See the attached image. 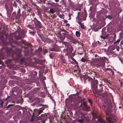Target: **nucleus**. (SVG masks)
Here are the masks:
<instances>
[{
	"mask_svg": "<svg viewBox=\"0 0 123 123\" xmlns=\"http://www.w3.org/2000/svg\"><path fill=\"white\" fill-rule=\"evenodd\" d=\"M49 123H53V119H49Z\"/></svg>",
	"mask_w": 123,
	"mask_h": 123,
	"instance_id": "a18cd8bd",
	"label": "nucleus"
},
{
	"mask_svg": "<svg viewBox=\"0 0 123 123\" xmlns=\"http://www.w3.org/2000/svg\"><path fill=\"white\" fill-rule=\"evenodd\" d=\"M62 34L64 36V38L68 34V32L66 31H64V32L62 33Z\"/></svg>",
	"mask_w": 123,
	"mask_h": 123,
	"instance_id": "b1692460",
	"label": "nucleus"
},
{
	"mask_svg": "<svg viewBox=\"0 0 123 123\" xmlns=\"http://www.w3.org/2000/svg\"><path fill=\"white\" fill-rule=\"evenodd\" d=\"M37 12L38 13H41V12L40 11H38Z\"/></svg>",
	"mask_w": 123,
	"mask_h": 123,
	"instance_id": "052dcab7",
	"label": "nucleus"
},
{
	"mask_svg": "<svg viewBox=\"0 0 123 123\" xmlns=\"http://www.w3.org/2000/svg\"><path fill=\"white\" fill-rule=\"evenodd\" d=\"M24 19H25L26 17V15L25 14H23L22 15Z\"/></svg>",
	"mask_w": 123,
	"mask_h": 123,
	"instance_id": "f704fd0d",
	"label": "nucleus"
},
{
	"mask_svg": "<svg viewBox=\"0 0 123 123\" xmlns=\"http://www.w3.org/2000/svg\"><path fill=\"white\" fill-rule=\"evenodd\" d=\"M56 11L57 10L56 8H50L49 12L51 14H53L56 12Z\"/></svg>",
	"mask_w": 123,
	"mask_h": 123,
	"instance_id": "9b49d317",
	"label": "nucleus"
},
{
	"mask_svg": "<svg viewBox=\"0 0 123 123\" xmlns=\"http://www.w3.org/2000/svg\"><path fill=\"white\" fill-rule=\"evenodd\" d=\"M55 0L56 2H58L59 1L58 0Z\"/></svg>",
	"mask_w": 123,
	"mask_h": 123,
	"instance_id": "69168bd1",
	"label": "nucleus"
},
{
	"mask_svg": "<svg viewBox=\"0 0 123 123\" xmlns=\"http://www.w3.org/2000/svg\"><path fill=\"white\" fill-rule=\"evenodd\" d=\"M59 17L61 18H62L63 16L64 15L63 14H58V15Z\"/></svg>",
	"mask_w": 123,
	"mask_h": 123,
	"instance_id": "72a5a7b5",
	"label": "nucleus"
},
{
	"mask_svg": "<svg viewBox=\"0 0 123 123\" xmlns=\"http://www.w3.org/2000/svg\"><path fill=\"white\" fill-rule=\"evenodd\" d=\"M14 91L17 92L18 93L21 94L22 93V90L21 89L18 88V87H16L14 88Z\"/></svg>",
	"mask_w": 123,
	"mask_h": 123,
	"instance_id": "1a4fd4ad",
	"label": "nucleus"
},
{
	"mask_svg": "<svg viewBox=\"0 0 123 123\" xmlns=\"http://www.w3.org/2000/svg\"><path fill=\"white\" fill-rule=\"evenodd\" d=\"M119 59L121 62L122 63H123V58H120Z\"/></svg>",
	"mask_w": 123,
	"mask_h": 123,
	"instance_id": "37998d69",
	"label": "nucleus"
},
{
	"mask_svg": "<svg viewBox=\"0 0 123 123\" xmlns=\"http://www.w3.org/2000/svg\"><path fill=\"white\" fill-rule=\"evenodd\" d=\"M44 89H45V91L46 92V93L48 95V97H49L50 98L51 97V95L49 93L47 90L46 88V87H44Z\"/></svg>",
	"mask_w": 123,
	"mask_h": 123,
	"instance_id": "412c9836",
	"label": "nucleus"
},
{
	"mask_svg": "<svg viewBox=\"0 0 123 123\" xmlns=\"http://www.w3.org/2000/svg\"><path fill=\"white\" fill-rule=\"evenodd\" d=\"M68 16H69V19H68V20H70V19H71V18H70V15H68Z\"/></svg>",
	"mask_w": 123,
	"mask_h": 123,
	"instance_id": "5fc2aeb1",
	"label": "nucleus"
},
{
	"mask_svg": "<svg viewBox=\"0 0 123 123\" xmlns=\"http://www.w3.org/2000/svg\"><path fill=\"white\" fill-rule=\"evenodd\" d=\"M24 59L25 58H23L20 60V61L21 64H23L22 62H24Z\"/></svg>",
	"mask_w": 123,
	"mask_h": 123,
	"instance_id": "2f4dec72",
	"label": "nucleus"
},
{
	"mask_svg": "<svg viewBox=\"0 0 123 123\" xmlns=\"http://www.w3.org/2000/svg\"><path fill=\"white\" fill-rule=\"evenodd\" d=\"M102 108L106 112L107 115H109L110 111L109 108H108L105 105H104L102 106Z\"/></svg>",
	"mask_w": 123,
	"mask_h": 123,
	"instance_id": "20e7f679",
	"label": "nucleus"
},
{
	"mask_svg": "<svg viewBox=\"0 0 123 123\" xmlns=\"http://www.w3.org/2000/svg\"><path fill=\"white\" fill-rule=\"evenodd\" d=\"M121 39H119L117 40L114 43V44L115 45L116 44H119V43L121 41Z\"/></svg>",
	"mask_w": 123,
	"mask_h": 123,
	"instance_id": "4be33fe9",
	"label": "nucleus"
},
{
	"mask_svg": "<svg viewBox=\"0 0 123 123\" xmlns=\"http://www.w3.org/2000/svg\"><path fill=\"white\" fill-rule=\"evenodd\" d=\"M105 29H104V28H103V29H102V32H103V31H103Z\"/></svg>",
	"mask_w": 123,
	"mask_h": 123,
	"instance_id": "680f3d73",
	"label": "nucleus"
},
{
	"mask_svg": "<svg viewBox=\"0 0 123 123\" xmlns=\"http://www.w3.org/2000/svg\"><path fill=\"white\" fill-rule=\"evenodd\" d=\"M3 50V49H2L0 51V58L1 59H4V58L3 57L4 55V54L3 53H2L1 52V51Z\"/></svg>",
	"mask_w": 123,
	"mask_h": 123,
	"instance_id": "f3484780",
	"label": "nucleus"
},
{
	"mask_svg": "<svg viewBox=\"0 0 123 123\" xmlns=\"http://www.w3.org/2000/svg\"><path fill=\"white\" fill-rule=\"evenodd\" d=\"M71 59L73 61H74L75 63L77 62L73 58H71Z\"/></svg>",
	"mask_w": 123,
	"mask_h": 123,
	"instance_id": "4c0bfd02",
	"label": "nucleus"
},
{
	"mask_svg": "<svg viewBox=\"0 0 123 123\" xmlns=\"http://www.w3.org/2000/svg\"><path fill=\"white\" fill-rule=\"evenodd\" d=\"M120 49V47L119 46H118L116 47V49L117 51L118 52L119 51Z\"/></svg>",
	"mask_w": 123,
	"mask_h": 123,
	"instance_id": "473e14b6",
	"label": "nucleus"
},
{
	"mask_svg": "<svg viewBox=\"0 0 123 123\" xmlns=\"http://www.w3.org/2000/svg\"><path fill=\"white\" fill-rule=\"evenodd\" d=\"M50 51H57L58 49L56 46H54L53 48L50 49H49Z\"/></svg>",
	"mask_w": 123,
	"mask_h": 123,
	"instance_id": "dca6fc26",
	"label": "nucleus"
},
{
	"mask_svg": "<svg viewBox=\"0 0 123 123\" xmlns=\"http://www.w3.org/2000/svg\"><path fill=\"white\" fill-rule=\"evenodd\" d=\"M120 84L121 85V86H123V83L122 82H121L120 83Z\"/></svg>",
	"mask_w": 123,
	"mask_h": 123,
	"instance_id": "603ef678",
	"label": "nucleus"
},
{
	"mask_svg": "<svg viewBox=\"0 0 123 123\" xmlns=\"http://www.w3.org/2000/svg\"><path fill=\"white\" fill-rule=\"evenodd\" d=\"M35 33V32L34 31H33L32 32H30V34H31L32 35H33Z\"/></svg>",
	"mask_w": 123,
	"mask_h": 123,
	"instance_id": "ea45409f",
	"label": "nucleus"
},
{
	"mask_svg": "<svg viewBox=\"0 0 123 123\" xmlns=\"http://www.w3.org/2000/svg\"><path fill=\"white\" fill-rule=\"evenodd\" d=\"M2 63V61L0 60V64Z\"/></svg>",
	"mask_w": 123,
	"mask_h": 123,
	"instance_id": "bf43d9fd",
	"label": "nucleus"
},
{
	"mask_svg": "<svg viewBox=\"0 0 123 123\" xmlns=\"http://www.w3.org/2000/svg\"><path fill=\"white\" fill-rule=\"evenodd\" d=\"M92 91H93V92L94 93H97V91L96 90H94L93 89H92Z\"/></svg>",
	"mask_w": 123,
	"mask_h": 123,
	"instance_id": "c03bdc74",
	"label": "nucleus"
},
{
	"mask_svg": "<svg viewBox=\"0 0 123 123\" xmlns=\"http://www.w3.org/2000/svg\"><path fill=\"white\" fill-rule=\"evenodd\" d=\"M11 61V60H8L7 61V62H6V63H9V62H10Z\"/></svg>",
	"mask_w": 123,
	"mask_h": 123,
	"instance_id": "de8ad7c7",
	"label": "nucleus"
},
{
	"mask_svg": "<svg viewBox=\"0 0 123 123\" xmlns=\"http://www.w3.org/2000/svg\"><path fill=\"white\" fill-rule=\"evenodd\" d=\"M115 54V52L112 51L108 50L107 54L109 55H111L110 57L113 56Z\"/></svg>",
	"mask_w": 123,
	"mask_h": 123,
	"instance_id": "9d476101",
	"label": "nucleus"
},
{
	"mask_svg": "<svg viewBox=\"0 0 123 123\" xmlns=\"http://www.w3.org/2000/svg\"><path fill=\"white\" fill-rule=\"evenodd\" d=\"M100 37L101 38H103V39H105L106 38V37L105 36H100Z\"/></svg>",
	"mask_w": 123,
	"mask_h": 123,
	"instance_id": "e433bc0d",
	"label": "nucleus"
},
{
	"mask_svg": "<svg viewBox=\"0 0 123 123\" xmlns=\"http://www.w3.org/2000/svg\"><path fill=\"white\" fill-rule=\"evenodd\" d=\"M108 116H107V118H106V119H107V120L109 122H110V123H111L112 122L111 121V119L110 118H108Z\"/></svg>",
	"mask_w": 123,
	"mask_h": 123,
	"instance_id": "7c9ffc66",
	"label": "nucleus"
},
{
	"mask_svg": "<svg viewBox=\"0 0 123 123\" xmlns=\"http://www.w3.org/2000/svg\"><path fill=\"white\" fill-rule=\"evenodd\" d=\"M27 7V6L26 4H25V6H24L23 7V9H25Z\"/></svg>",
	"mask_w": 123,
	"mask_h": 123,
	"instance_id": "58836bf2",
	"label": "nucleus"
},
{
	"mask_svg": "<svg viewBox=\"0 0 123 123\" xmlns=\"http://www.w3.org/2000/svg\"><path fill=\"white\" fill-rule=\"evenodd\" d=\"M69 39H70V42L74 44H76L77 43H79L77 40H75L72 37L70 36Z\"/></svg>",
	"mask_w": 123,
	"mask_h": 123,
	"instance_id": "6e6552de",
	"label": "nucleus"
},
{
	"mask_svg": "<svg viewBox=\"0 0 123 123\" xmlns=\"http://www.w3.org/2000/svg\"><path fill=\"white\" fill-rule=\"evenodd\" d=\"M11 106V105H8L7 107H10Z\"/></svg>",
	"mask_w": 123,
	"mask_h": 123,
	"instance_id": "13d9d810",
	"label": "nucleus"
},
{
	"mask_svg": "<svg viewBox=\"0 0 123 123\" xmlns=\"http://www.w3.org/2000/svg\"><path fill=\"white\" fill-rule=\"evenodd\" d=\"M31 15L33 17L35 15V14L34 13H32L31 14Z\"/></svg>",
	"mask_w": 123,
	"mask_h": 123,
	"instance_id": "3c124183",
	"label": "nucleus"
},
{
	"mask_svg": "<svg viewBox=\"0 0 123 123\" xmlns=\"http://www.w3.org/2000/svg\"><path fill=\"white\" fill-rule=\"evenodd\" d=\"M47 52V50H45L44 51V52H43L44 54H45Z\"/></svg>",
	"mask_w": 123,
	"mask_h": 123,
	"instance_id": "09e8293b",
	"label": "nucleus"
},
{
	"mask_svg": "<svg viewBox=\"0 0 123 123\" xmlns=\"http://www.w3.org/2000/svg\"><path fill=\"white\" fill-rule=\"evenodd\" d=\"M97 42H98V43L100 45L101 44V43L99 41H97Z\"/></svg>",
	"mask_w": 123,
	"mask_h": 123,
	"instance_id": "864d4df0",
	"label": "nucleus"
},
{
	"mask_svg": "<svg viewBox=\"0 0 123 123\" xmlns=\"http://www.w3.org/2000/svg\"><path fill=\"white\" fill-rule=\"evenodd\" d=\"M116 35H115L114 36V38H116Z\"/></svg>",
	"mask_w": 123,
	"mask_h": 123,
	"instance_id": "e2e57ef3",
	"label": "nucleus"
},
{
	"mask_svg": "<svg viewBox=\"0 0 123 123\" xmlns=\"http://www.w3.org/2000/svg\"><path fill=\"white\" fill-rule=\"evenodd\" d=\"M83 121V119H79L78 120V122L81 123H82Z\"/></svg>",
	"mask_w": 123,
	"mask_h": 123,
	"instance_id": "c756f323",
	"label": "nucleus"
},
{
	"mask_svg": "<svg viewBox=\"0 0 123 123\" xmlns=\"http://www.w3.org/2000/svg\"><path fill=\"white\" fill-rule=\"evenodd\" d=\"M91 52H92V53H96V52L95 51H92V50H91Z\"/></svg>",
	"mask_w": 123,
	"mask_h": 123,
	"instance_id": "8fccbe9b",
	"label": "nucleus"
},
{
	"mask_svg": "<svg viewBox=\"0 0 123 123\" xmlns=\"http://www.w3.org/2000/svg\"><path fill=\"white\" fill-rule=\"evenodd\" d=\"M63 43L65 45H68V43L66 42H64Z\"/></svg>",
	"mask_w": 123,
	"mask_h": 123,
	"instance_id": "c9c22d12",
	"label": "nucleus"
},
{
	"mask_svg": "<svg viewBox=\"0 0 123 123\" xmlns=\"http://www.w3.org/2000/svg\"><path fill=\"white\" fill-rule=\"evenodd\" d=\"M34 24L36 27L37 28H41L42 27V25L41 23L37 19H36L34 21Z\"/></svg>",
	"mask_w": 123,
	"mask_h": 123,
	"instance_id": "f03ea898",
	"label": "nucleus"
},
{
	"mask_svg": "<svg viewBox=\"0 0 123 123\" xmlns=\"http://www.w3.org/2000/svg\"><path fill=\"white\" fill-rule=\"evenodd\" d=\"M4 67V65H2V66H0V69L1 68H3Z\"/></svg>",
	"mask_w": 123,
	"mask_h": 123,
	"instance_id": "49530a36",
	"label": "nucleus"
},
{
	"mask_svg": "<svg viewBox=\"0 0 123 123\" xmlns=\"http://www.w3.org/2000/svg\"><path fill=\"white\" fill-rule=\"evenodd\" d=\"M41 105L42 107L40 108L39 110L37 111V112L39 114H40L41 113L45 108L47 107L46 105Z\"/></svg>",
	"mask_w": 123,
	"mask_h": 123,
	"instance_id": "423d86ee",
	"label": "nucleus"
},
{
	"mask_svg": "<svg viewBox=\"0 0 123 123\" xmlns=\"http://www.w3.org/2000/svg\"><path fill=\"white\" fill-rule=\"evenodd\" d=\"M39 95L41 96L42 97H44L45 96V94L44 92H40L39 93Z\"/></svg>",
	"mask_w": 123,
	"mask_h": 123,
	"instance_id": "6ab92c4d",
	"label": "nucleus"
},
{
	"mask_svg": "<svg viewBox=\"0 0 123 123\" xmlns=\"http://www.w3.org/2000/svg\"><path fill=\"white\" fill-rule=\"evenodd\" d=\"M98 61L99 63L96 64L97 65V67H99L100 68H102L103 70L105 68V62H102L101 61H100L99 60H98Z\"/></svg>",
	"mask_w": 123,
	"mask_h": 123,
	"instance_id": "f257e3e1",
	"label": "nucleus"
},
{
	"mask_svg": "<svg viewBox=\"0 0 123 123\" xmlns=\"http://www.w3.org/2000/svg\"><path fill=\"white\" fill-rule=\"evenodd\" d=\"M47 117L46 115L45 114H42L38 117L39 119L42 120V123H44V121H45L47 119Z\"/></svg>",
	"mask_w": 123,
	"mask_h": 123,
	"instance_id": "7ed1b4c3",
	"label": "nucleus"
},
{
	"mask_svg": "<svg viewBox=\"0 0 123 123\" xmlns=\"http://www.w3.org/2000/svg\"><path fill=\"white\" fill-rule=\"evenodd\" d=\"M103 70H104V71L110 70L111 71V73L112 74H113L114 73L113 71L110 68H105Z\"/></svg>",
	"mask_w": 123,
	"mask_h": 123,
	"instance_id": "aec40b11",
	"label": "nucleus"
},
{
	"mask_svg": "<svg viewBox=\"0 0 123 123\" xmlns=\"http://www.w3.org/2000/svg\"><path fill=\"white\" fill-rule=\"evenodd\" d=\"M106 18H107L108 19H111L112 18V16L110 15H108L106 17Z\"/></svg>",
	"mask_w": 123,
	"mask_h": 123,
	"instance_id": "bb28decb",
	"label": "nucleus"
},
{
	"mask_svg": "<svg viewBox=\"0 0 123 123\" xmlns=\"http://www.w3.org/2000/svg\"><path fill=\"white\" fill-rule=\"evenodd\" d=\"M20 9L19 8L18 10L17 15L16 16V18H19L20 17Z\"/></svg>",
	"mask_w": 123,
	"mask_h": 123,
	"instance_id": "f8f14e48",
	"label": "nucleus"
},
{
	"mask_svg": "<svg viewBox=\"0 0 123 123\" xmlns=\"http://www.w3.org/2000/svg\"><path fill=\"white\" fill-rule=\"evenodd\" d=\"M97 121H99L100 123H107L104 120L101 118H97Z\"/></svg>",
	"mask_w": 123,
	"mask_h": 123,
	"instance_id": "4468645a",
	"label": "nucleus"
},
{
	"mask_svg": "<svg viewBox=\"0 0 123 123\" xmlns=\"http://www.w3.org/2000/svg\"><path fill=\"white\" fill-rule=\"evenodd\" d=\"M88 102L90 103L91 105H92V103L91 100V99H89L88 100Z\"/></svg>",
	"mask_w": 123,
	"mask_h": 123,
	"instance_id": "a19ab883",
	"label": "nucleus"
},
{
	"mask_svg": "<svg viewBox=\"0 0 123 123\" xmlns=\"http://www.w3.org/2000/svg\"><path fill=\"white\" fill-rule=\"evenodd\" d=\"M94 74L96 75L97 77H99V74H98L96 72H94Z\"/></svg>",
	"mask_w": 123,
	"mask_h": 123,
	"instance_id": "c85d7f7f",
	"label": "nucleus"
},
{
	"mask_svg": "<svg viewBox=\"0 0 123 123\" xmlns=\"http://www.w3.org/2000/svg\"><path fill=\"white\" fill-rule=\"evenodd\" d=\"M98 83V80H95L93 82H92L91 84L92 87H93L95 86V87L97 88Z\"/></svg>",
	"mask_w": 123,
	"mask_h": 123,
	"instance_id": "0eeeda50",
	"label": "nucleus"
},
{
	"mask_svg": "<svg viewBox=\"0 0 123 123\" xmlns=\"http://www.w3.org/2000/svg\"><path fill=\"white\" fill-rule=\"evenodd\" d=\"M64 22H65V23H67L68 22V21L67 20H65L64 21Z\"/></svg>",
	"mask_w": 123,
	"mask_h": 123,
	"instance_id": "6e6d98bb",
	"label": "nucleus"
},
{
	"mask_svg": "<svg viewBox=\"0 0 123 123\" xmlns=\"http://www.w3.org/2000/svg\"><path fill=\"white\" fill-rule=\"evenodd\" d=\"M65 62H65V60H64V61H63V63H65Z\"/></svg>",
	"mask_w": 123,
	"mask_h": 123,
	"instance_id": "338daca9",
	"label": "nucleus"
},
{
	"mask_svg": "<svg viewBox=\"0 0 123 123\" xmlns=\"http://www.w3.org/2000/svg\"><path fill=\"white\" fill-rule=\"evenodd\" d=\"M115 48L112 46H110L108 47V50L112 51L114 50Z\"/></svg>",
	"mask_w": 123,
	"mask_h": 123,
	"instance_id": "a211bd4d",
	"label": "nucleus"
},
{
	"mask_svg": "<svg viewBox=\"0 0 123 123\" xmlns=\"http://www.w3.org/2000/svg\"><path fill=\"white\" fill-rule=\"evenodd\" d=\"M79 12H78V13L77 16L76 17V19H77L76 20H78V21H79Z\"/></svg>",
	"mask_w": 123,
	"mask_h": 123,
	"instance_id": "cd10ccee",
	"label": "nucleus"
},
{
	"mask_svg": "<svg viewBox=\"0 0 123 123\" xmlns=\"http://www.w3.org/2000/svg\"><path fill=\"white\" fill-rule=\"evenodd\" d=\"M76 20V22H77L80 25L81 28L83 29H85V28L84 27V25H83V23L82 24L80 21H78V20Z\"/></svg>",
	"mask_w": 123,
	"mask_h": 123,
	"instance_id": "ddd939ff",
	"label": "nucleus"
},
{
	"mask_svg": "<svg viewBox=\"0 0 123 123\" xmlns=\"http://www.w3.org/2000/svg\"><path fill=\"white\" fill-rule=\"evenodd\" d=\"M98 56V55H95V57H96Z\"/></svg>",
	"mask_w": 123,
	"mask_h": 123,
	"instance_id": "0e129e2a",
	"label": "nucleus"
},
{
	"mask_svg": "<svg viewBox=\"0 0 123 123\" xmlns=\"http://www.w3.org/2000/svg\"><path fill=\"white\" fill-rule=\"evenodd\" d=\"M40 88L37 87L34 89L33 90V92L34 93H36L40 90Z\"/></svg>",
	"mask_w": 123,
	"mask_h": 123,
	"instance_id": "2eb2a0df",
	"label": "nucleus"
},
{
	"mask_svg": "<svg viewBox=\"0 0 123 123\" xmlns=\"http://www.w3.org/2000/svg\"><path fill=\"white\" fill-rule=\"evenodd\" d=\"M75 34L76 36L77 37H79L80 36V32L79 31H76L75 32Z\"/></svg>",
	"mask_w": 123,
	"mask_h": 123,
	"instance_id": "5701e85b",
	"label": "nucleus"
},
{
	"mask_svg": "<svg viewBox=\"0 0 123 123\" xmlns=\"http://www.w3.org/2000/svg\"><path fill=\"white\" fill-rule=\"evenodd\" d=\"M120 45H121V48L123 49V40L121 42Z\"/></svg>",
	"mask_w": 123,
	"mask_h": 123,
	"instance_id": "a878e982",
	"label": "nucleus"
},
{
	"mask_svg": "<svg viewBox=\"0 0 123 123\" xmlns=\"http://www.w3.org/2000/svg\"><path fill=\"white\" fill-rule=\"evenodd\" d=\"M81 61L83 62H85L87 61V59L85 58H82L81 59Z\"/></svg>",
	"mask_w": 123,
	"mask_h": 123,
	"instance_id": "393cba45",
	"label": "nucleus"
},
{
	"mask_svg": "<svg viewBox=\"0 0 123 123\" xmlns=\"http://www.w3.org/2000/svg\"><path fill=\"white\" fill-rule=\"evenodd\" d=\"M27 26L29 28H32V26L30 25H28Z\"/></svg>",
	"mask_w": 123,
	"mask_h": 123,
	"instance_id": "79ce46f5",
	"label": "nucleus"
},
{
	"mask_svg": "<svg viewBox=\"0 0 123 123\" xmlns=\"http://www.w3.org/2000/svg\"><path fill=\"white\" fill-rule=\"evenodd\" d=\"M76 93V95H77L79 94V93L78 92H77Z\"/></svg>",
	"mask_w": 123,
	"mask_h": 123,
	"instance_id": "774afa93",
	"label": "nucleus"
},
{
	"mask_svg": "<svg viewBox=\"0 0 123 123\" xmlns=\"http://www.w3.org/2000/svg\"><path fill=\"white\" fill-rule=\"evenodd\" d=\"M97 59L98 60H99L100 61H101L102 62H106V61H107L108 60V59L105 57H98Z\"/></svg>",
	"mask_w": 123,
	"mask_h": 123,
	"instance_id": "39448f33",
	"label": "nucleus"
},
{
	"mask_svg": "<svg viewBox=\"0 0 123 123\" xmlns=\"http://www.w3.org/2000/svg\"><path fill=\"white\" fill-rule=\"evenodd\" d=\"M14 14L15 15L16 14V12H14L12 13V14Z\"/></svg>",
	"mask_w": 123,
	"mask_h": 123,
	"instance_id": "4d7b16f0",
	"label": "nucleus"
}]
</instances>
